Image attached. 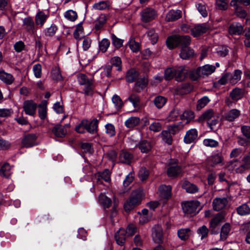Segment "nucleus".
<instances>
[{
    "mask_svg": "<svg viewBox=\"0 0 250 250\" xmlns=\"http://www.w3.org/2000/svg\"><path fill=\"white\" fill-rule=\"evenodd\" d=\"M77 80L80 84L84 85L83 89L84 94L85 96H92L94 88L93 79H89L86 75L80 73L77 75Z\"/></svg>",
    "mask_w": 250,
    "mask_h": 250,
    "instance_id": "f257e3e1",
    "label": "nucleus"
},
{
    "mask_svg": "<svg viewBox=\"0 0 250 250\" xmlns=\"http://www.w3.org/2000/svg\"><path fill=\"white\" fill-rule=\"evenodd\" d=\"M143 198V193L141 189H137L132 192L130 198L125 203L124 208L126 211H129L139 205Z\"/></svg>",
    "mask_w": 250,
    "mask_h": 250,
    "instance_id": "f03ea898",
    "label": "nucleus"
},
{
    "mask_svg": "<svg viewBox=\"0 0 250 250\" xmlns=\"http://www.w3.org/2000/svg\"><path fill=\"white\" fill-rule=\"evenodd\" d=\"M200 203L197 200L188 201L182 205V208L185 213L195 215L201 209Z\"/></svg>",
    "mask_w": 250,
    "mask_h": 250,
    "instance_id": "7ed1b4c3",
    "label": "nucleus"
},
{
    "mask_svg": "<svg viewBox=\"0 0 250 250\" xmlns=\"http://www.w3.org/2000/svg\"><path fill=\"white\" fill-rule=\"evenodd\" d=\"M157 16L156 12L152 8H146L141 12L142 21L147 22L154 20Z\"/></svg>",
    "mask_w": 250,
    "mask_h": 250,
    "instance_id": "20e7f679",
    "label": "nucleus"
},
{
    "mask_svg": "<svg viewBox=\"0 0 250 250\" xmlns=\"http://www.w3.org/2000/svg\"><path fill=\"white\" fill-rule=\"evenodd\" d=\"M37 104L32 100H27L24 102L23 108L26 114L34 116L36 113Z\"/></svg>",
    "mask_w": 250,
    "mask_h": 250,
    "instance_id": "39448f33",
    "label": "nucleus"
},
{
    "mask_svg": "<svg viewBox=\"0 0 250 250\" xmlns=\"http://www.w3.org/2000/svg\"><path fill=\"white\" fill-rule=\"evenodd\" d=\"M238 162L239 161L237 159L231 161L229 163L228 167L229 168L234 169L235 172L239 174L243 173L245 171L250 169L248 166L245 165L243 162H242V163L239 166H238Z\"/></svg>",
    "mask_w": 250,
    "mask_h": 250,
    "instance_id": "423d86ee",
    "label": "nucleus"
},
{
    "mask_svg": "<svg viewBox=\"0 0 250 250\" xmlns=\"http://www.w3.org/2000/svg\"><path fill=\"white\" fill-rule=\"evenodd\" d=\"M37 136L34 134H28L24 136L21 140V144L25 147H30L36 144Z\"/></svg>",
    "mask_w": 250,
    "mask_h": 250,
    "instance_id": "0eeeda50",
    "label": "nucleus"
},
{
    "mask_svg": "<svg viewBox=\"0 0 250 250\" xmlns=\"http://www.w3.org/2000/svg\"><path fill=\"white\" fill-rule=\"evenodd\" d=\"M228 203L226 198H215L212 202V206L214 210L219 211L224 208Z\"/></svg>",
    "mask_w": 250,
    "mask_h": 250,
    "instance_id": "6e6552de",
    "label": "nucleus"
},
{
    "mask_svg": "<svg viewBox=\"0 0 250 250\" xmlns=\"http://www.w3.org/2000/svg\"><path fill=\"white\" fill-rule=\"evenodd\" d=\"M182 188L184 189L187 192L190 194H195L199 191V188L195 184L190 183L188 180H185L182 185Z\"/></svg>",
    "mask_w": 250,
    "mask_h": 250,
    "instance_id": "1a4fd4ad",
    "label": "nucleus"
},
{
    "mask_svg": "<svg viewBox=\"0 0 250 250\" xmlns=\"http://www.w3.org/2000/svg\"><path fill=\"white\" fill-rule=\"evenodd\" d=\"M0 80L6 84L10 85L14 82L15 78L11 74L6 72L2 69H0Z\"/></svg>",
    "mask_w": 250,
    "mask_h": 250,
    "instance_id": "9d476101",
    "label": "nucleus"
},
{
    "mask_svg": "<svg viewBox=\"0 0 250 250\" xmlns=\"http://www.w3.org/2000/svg\"><path fill=\"white\" fill-rule=\"evenodd\" d=\"M198 137V132L196 129H191L188 131L184 138L186 144H190L194 142Z\"/></svg>",
    "mask_w": 250,
    "mask_h": 250,
    "instance_id": "9b49d317",
    "label": "nucleus"
},
{
    "mask_svg": "<svg viewBox=\"0 0 250 250\" xmlns=\"http://www.w3.org/2000/svg\"><path fill=\"white\" fill-rule=\"evenodd\" d=\"M127 232L123 229H120L115 234L116 243L120 246H123L125 243Z\"/></svg>",
    "mask_w": 250,
    "mask_h": 250,
    "instance_id": "f8f14e48",
    "label": "nucleus"
},
{
    "mask_svg": "<svg viewBox=\"0 0 250 250\" xmlns=\"http://www.w3.org/2000/svg\"><path fill=\"white\" fill-rule=\"evenodd\" d=\"M52 132L54 135L58 138H63L67 133V130L65 128V126L60 124H57L54 125L52 129Z\"/></svg>",
    "mask_w": 250,
    "mask_h": 250,
    "instance_id": "ddd939ff",
    "label": "nucleus"
},
{
    "mask_svg": "<svg viewBox=\"0 0 250 250\" xmlns=\"http://www.w3.org/2000/svg\"><path fill=\"white\" fill-rule=\"evenodd\" d=\"M136 147H138L142 153H148L152 148V145L150 142L146 140L140 141Z\"/></svg>",
    "mask_w": 250,
    "mask_h": 250,
    "instance_id": "4468645a",
    "label": "nucleus"
},
{
    "mask_svg": "<svg viewBox=\"0 0 250 250\" xmlns=\"http://www.w3.org/2000/svg\"><path fill=\"white\" fill-rule=\"evenodd\" d=\"M208 28L204 24H200L196 25L194 28L190 29L191 34L194 37H197L202 34L207 32Z\"/></svg>",
    "mask_w": 250,
    "mask_h": 250,
    "instance_id": "2eb2a0df",
    "label": "nucleus"
},
{
    "mask_svg": "<svg viewBox=\"0 0 250 250\" xmlns=\"http://www.w3.org/2000/svg\"><path fill=\"white\" fill-rule=\"evenodd\" d=\"M148 80L147 78L144 76L141 77L135 83L133 88V90L136 92H140L144 88H145L147 84Z\"/></svg>",
    "mask_w": 250,
    "mask_h": 250,
    "instance_id": "dca6fc26",
    "label": "nucleus"
},
{
    "mask_svg": "<svg viewBox=\"0 0 250 250\" xmlns=\"http://www.w3.org/2000/svg\"><path fill=\"white\" fill-rule=\"evenodd\" d=\"M182 17V12L180 10H171L167 14L166 20L167 21H173L178 20Z\"/></svg>",
    "mask_w": 250,
    "mask_h": 250,
    "instance_id": "f3484780",
    "label": "nucleus"
},
{
    "mask_svg": "<svg viewBox=\"0 0 250 250\" xmlns=\"http://www.w3.org/2000/svg\"><path fill=\"white\" fill-rule=\"evenodd\" d=\"M199 71L201 74L202 77L208 76L213 73L216 67L212 65L206 64L202 67H199Z\"/></svg>",
    "mask_w": 250,
    "mask_h": 250,
    "instance_id": "a211bd4d",
    "label": "nucleus"
},
{
    "mask_svg": "<svg viewBox=\"0 0 250 250\" xmlns=\"http://www.w3.org/2000/svg\"><path fill=\"white\" fill-rule=\"evenodd\" d=\"M182 172L181 167L178 165L170 166L167 169V174L169 177H175L179 175Z\"/></svg>",
    "mask_w": 250,
    "mask_h": 250,
    "instance_id": "6ab92c4d",
    "label": "nucleus"
},
{
    "mask_svg": "<svg viewBox=\"0 0 250 250\" xmlns=\"http://www.w3.org/2000/svg\"><path fill=\"white\" fill-rule=\"evenodd\" d=\"M240 115V111L237 109H232L226 112L224 118L228 121L232 122Z\"/></svg>",
    "mask_w": 250,
    "mask_h": 250,
    "instance_id": "aec40b11",
    "label": "nucleus"
},
{
    "mask_svg": "<svg viewBox=\"0 0 250 250\" xmlns=\"http://www.w3.org/2000/svg\"><path fill=\"white\" fill-rule=\"evenodd\" d=\"M187 71L184 66H181L175 70V79L177 81H183L186 77Z\"/></svg>",
    "mask_w": 250,
    "mask_h": 250,
    "instance_id": "412c9836",
    "label": "nucleus"
},
{
    "mask_svg": "<svg viewBox=\"0 0 250 250\" xmlns=\"http://www.w3.org/2000/svg\"><path fill=\"white\" fill-rule=\"evenodd\" d=\"M194 52L193 49L188 47H182L180 53V57L184 60H188L193 57Z\"/></svg>",
    "mask_w": 250,
    "mask_h": 250,
    "instance_id": "4be33fe9",
    "label": "nucleus"
},
{
    "mask_svg": "<svg viewBox=\"0 0 250 250\" xmlns=\"http://www.w3.org/2000/svg\"><path fill=\"white\" fill-rule=\"evenodd\" d=\"M167 45L170 49H172L179 46L178 35H173L169 37L167 40Z\"/></svg>",
    "mask_w": 250,
    "mask_h": 250,
    "instance_id": "5701e85b",
    "label": "nucleus"
},
{
    "mask_svg": "<svg viewBox=\"0 0 250 250\" xmlns=\"http://www.w3.org/2000/svg\"><path fill=\"white\" fill-rule=\"evenodd\" d=\"M98 121L96 119L93 120L90 122L86 120V123H85L86 124L85 126V129L91 134L96 133L98 127Z\"/></svg>",
    "mask_w": 250,
    "mask_h": 250,
    "instance_id": "b1692460",
    "label": "nucleus"
},
{
    "mask_svg": "<svg viewBox=\"0 0 250 250\" xmlns=\"http://www.w3.org/2000/svg\"><path fill=\"white\" fill-rule=\"evenodd\" d=\"M23 27L28 31L34 33L36 30L35 24L31 18L28 17L23 20Z\"/></svg>",
    "mask_w": 250,
    "mask_h": 250,
    "instance_id": "393cba45",
    "label": "nucleus"
},
{
    "mask_svg": "<svg viewBox=\"0 0 250 250\" xmlns=\"http://www.w3.org/2000/svg\"><path fill=\"white\" fill-rule=\"evenodd\" d=\"M152 237L155 242L160 243L162 241L163 238V231L162 228L159 226H155L153 228Z\"/></svg>",
    "mask_w": 250,
    "mask_h": 250,
    "instance_id": "a878e982",
    "label": "nucleus"
},
{
    "mask_svg": "<svg viewBox=\"0 0 250 250\" xmlns=\"http://www.w3.org/2000/svg\"><path fill=\"white\" fill-rule=\"evenodd\" d=\"M243 30V27L239 23H233L229 27V33L231 35H240Z\"/></svg>",
    "mask_w": 250,
    "mask_h": 250,
    "instance_id": "bb28decb",
    "label": "nucleus"
},
{
    "mask_svg": "<svg viewBox=\"0 0 250 250\" xmlns=\"http://www.w3.org/2000/svg\"><path fill=\"white\" fill-rule=\"evenodd\" d=\"M161 196L165 199L171 197V187L170 186L162 185L159 188Z\"/></svg>",
    "mask_w": 250,
    "mask_h": 250,
    "instance_id": "cd10ccee",
    "label": "nucleus"
},
{
    "mask_svg": "<svg viewBox=\"0 0 250 250\" xmlns=\"http://www.w3.org/2000/svg\"><path fill=\"white\" fill-rule=\"evenodd\" d=\"M243 96V90L241 89L235 88L233 89L229 94L231 100L233 101H237L242 98Z\"/></svg>",
    "mask_w": 250,
    "mask_h": 250,
    "instance_id": "c85d7f7f",
    "label": "nucleus"
},
{
    "mask_svg": "<svg viewBox=\"0 0 250 250\" xmlns=\"http://www.w3.org/2000/svg\"><path fill=\"white\" fill-rule=\"evenodd\" d=\"M139 73L136 70L131 69L129 70L126 75V80L127 82H133L138 77Z\"/></svg>",
    "mask_w": 250,
    "mask_h": 250,
    "instance_id": "c756f323",
    "label": "nucleus"
},
{
    "mask_svg": "<svg viewBox=\"0 0 250 250\" xmlns=\"http://www.w3.org/2000/svg\"><path fill=\"white\" fill-rule=\"evenodd\" d=\"M237 213L241 216L250 214V207L247 204H243L236 208Z\"/></svg>",
    "mask_w": 250,
    "mask_h": 250,
    "instance_id": "7c9ffc66",
    "label": "nucleus"
},
{
    "mask_svg": "<svg viewBox=\"0 0 250 250\" xmlns=\"http://www.w3.org/2000/svg\"><path fill=\"white\" fill-rule=\"evenodd\" d=\"M132 155L128 152L123 151L120 155L119 160L123 163L129 164L132 159Z\"/></svg>",
    "mask_w": 250,
    "mask_h": 250,
    "instance_id": "2f4dec72",
    "label": "nucleus"
},
{
    "mask_svg": "<svg viewBox=\"0 0 250 250\" xmlns=\"http://www.w3.org/2000/svg\"><path fill=\"white\" fill-rule=\"evenodd\" d=\"M178 236L182 240L188 239L191 234V230L189 229H181L178 230Z\"/></svg>",
    "mask_w": 250,
    "mask_h": 250,
    "instance_id": "473e14b6",
    "label": "nucleus"
},
{
    "mask_svg": "<svg viewBox=\"0 0 250 250\" xmlns=\"http://www.w3.org/2000/svg\"><path fill=\"white\" fill-rule=\"evenodd\" d=\"M47 18V16L43 12H39L35 17V22L36 24L42 26L45 22Z\"/></svg>",
    "mask_w": 250,
    "mask_h": 250,
    "instance_id": "72a5a7b5",
    "label": "nucleus"
},
{
    "mask_svg": "<svg viewBox=\"0 0 250 250\" xmlns=\"http://www.w3.org/2000/svg\"><path fill=\"white\" fill-rule=\"evenodd\" d=\"M11 167L8 163L4 164L0 170V175L1 176L9 178L11 175Z\"/></svg>",
    "mask_w": 250,
    "mask_h": 250,
    "instance_id": "f704fd0d",
    "label": "nucleus"
},
{
    "mask_svg": "<svg viewBox=\"0 0 250 250\" xmlns=\"http://www.w3.org/2000/svg\"><path fill=\"white\" fill-rule=\"evenodd\" d=\"M100 203L104 208H109L111 205V199L103 194H101L99 197Z\"/></svg>",
    "mask_w": 250,
    "mask_h": 250,
    "instance_id": "c9c22d12",
    "label": "nucleus"
},
{
    "mask_svg": "<svg viewBox=\"0 0 250 250\" xmlns=\"http://www.w3.org/2000/svg\"><path fill=\"white\" fill-rule=\"evenodd\" d=\"M74 38L78 41L80 40L83 36V29L82 26V23H79L75 30L74 33Z\"/></svg>",
    "mask_w": 250,
    "mask_h": 250,
    "instance_id": "e433bc0d",
    "label": "nucleus"
},
{
    "mask_svg": "<svg viewBox=\"0 0 250 250\" xmlns=\"http://www.w3.org/2000/svg\"><path fill=\"white\" fill-rule=\"evenodd\" d=\"M179 46L181 47H188L190 43L191 40L189 36H179L178 35Z\"/></svg>",
    "mask_w": 250,
    "mask_h": 250,
    "instance_id": "4c0bfd02",
    "label": "nucleus"
},
{
    "mask_svg": "<svg viewBox=\"0 0 250 250\" xmlns=\"http://www.w3.org/2000/svg\"><path fill=\"white\" fill-rule=\"evenodd\" d=\"M140 123V119L136 117H131L125 122V125L128 128H133L137 126Z\"/></svg>",
    "mask_w": 250,
    "mask_h": 250,
    "instance_id": "58836bf2",
    "label": "nucleus"
},
{
    "mask_svg": "<svg viewBox=\"0 0 250 250\" xmlns=\"http://www.w3.org/2000/svg\"><path fill=\"white\" fill-rule=\"evenodd\" d=\"M230 230V226L229 223L225 224L221 228L220 238L221 240H226Z\"/></svg>",
    "mask_w": 250,
    "mask_h": 250,
    "instance_id": "ea45409f",
    "label": "nucleus"
},
{
    "mask_svg": "<svg viewBox=\"0 0 250 250\" xmlns=\"http://www.w3.org/2000/svg\"><path fill=\"white\" fill-rule=\"evenodd\" d=\"M183 125L182 123L180 122L177 124H174L170 125L168 127V131L172 134L174 135L177 133L179 131L182 129Z\"/></svg>",
    "mask_w": 250,
    "mask_h": 250,
    "instance_id": "a19ab883",
    "label": "nucleus"
},
{
    "mask_svg": "<svg viewBox=\"0 0 250 250\" xmlns=\"http://www.w3.org/2000/svg\"><path fill=\"white\" fill-rule=\"evenodd\" d=\"M215 115L212 109H208L199 118L200 121L206 120L207 122L211 119L212 117H214Z\"/></svg>",
    "mask_w": 250,
    "mask_h": 250,
    "instance_id": "79ce46f5",
    "label": "nucleus"
},
{
    "mask_svg": "<svg viewBox=\"0 0 250 250\" xmlns=\"http://www.w3.org/2000/svg\"><path fill=\"white\" fill-rule=\"evenodd\" d=\"M242 72L240 70L236 69L233 74H231L230 83L234 84L241 80Z\"/></svg>",
    "mask_w": 250,
    "mask_h": 250,
    "instance_id": "37998d69",
    "label": "nucleus"
},
{
    "mask_svg": "<svg viewBox=\"0 0 250 250\" xmlns=\"http://www.w3.org/2000/svg\"><path fill=\"white\" fill-rule=\"evenodd\" d=\"M224 216L220 213H217L211 220L210 225L217 227L220 225V223L223 221Z\"/></svg>",
    "mask_w": 250,
    "mask_h": 250,
    "instance_id": "c03bdc74",
    "label": "nucleus"
},
{
    "mask_svg": "<svg viewBox=\"0 0 250 250\" xmlns=\"http://www.w3.org/2000/svg\"><path fill=\"white\" fill-rule=\"evenodd\" d=\"M167 99L161 96H158L155 98L153 103L159 109L161 108L166 103Z\"/></svg>",
    "mask_w": 250,
    "mask_h": 250,
    "instance_id": "a18cd8bd",
    "label": "nucleus"
},
{
    "mask_svg": "<svg viewBox=\"0 0 250 250\" xmlns=\"http://www.w3.org/2000/svg\"><path fill=\"white\" fill-rule=\"evenodd\" d=\"M231 73H226L224 74L221 78L216 83V84L224 85L228 82L230 83Z\"/></svg>",
    "mask_w": 250,
    "mask_h": 250,
    "instance_id": "49530a36",
    "label": "nucleus"
},
{
    "mask_svg": "<svg viewBox=\"0 0 250 250\" xmlns=\"http://www.w3.org/2000/svg\"><path fill=\"white\" fill-rule=\"evenodd\" d=\"M99 45L100 50L103 53H104L106 51L110 45V42L106 39H104L99 42Z\"/></svg>",
    "mask_w": 250,
    "mask_h": 250,
    "instance_id": "de8ad7c7",
    "label": "nucleus"
},
{
    "mask_svg": "<svg viewBox=\"0 0 250 250\" xmlns=\"http://www.w3.org/2000/svg\"><path fill=\"white\" fill-rule=\"evenodd\" d=\"M128 100L132 104L134 107H138L140 105V98L135 94H131L128 98Z\"/></svg>",
    "mask_w": 250,
    "mask_h": 250,
    "instance_id": "09e8293b",
    "label": "nucleus"
},
{
    "mask_svg": "<svg viewBox=\"0 0 250 250\" xmlns=\"http://www.w3.org/2000/svg\"><path fill=\"white\" fill-rule=\"evenodd\" d=\"M171 133L168 130L163 131L162 132V139L168 145H171L172 141Z\"/></svg>",
    "mask_w": 250,
    "mask_h": 250,
    "instance_id": "8fccbe9b",
    "label": "nucleus"
},
{
    "mask_svg": "<svg viewBox=\"0 0 250 250\" xmlns=\"http://www.w3.org/2000/svg\"><path fill=\"white\" fill-rule=\"evenodd\" d=\"M109 3L107 1H101L93 5V8L96 10H103L108 8Z\"/></svg>",
    "mask_w": 250,
    "mask_h": 250,
    "instance_id": "3c124183",
    "label": "nucleus"
},
{
    "mask_svg": "<svg viewBox=\"0 0 250 250\" xmlns=\"http://www.w3.org/2000/svg\"><path fill=\"white\" fill-rule=\"evenodd\" d=\"M233 7L235 8V12L237 16L243 19L246 17L247 13L242 7L239 6L238 4Z\"/></svg>",
    "mask_w": 250,
    "mask_h": 250,
    "instance_id": "603ef678",
    "label": "nucleus"
},
{
    "mask_svg": "<svg viewBox=\"0 0 250 250\" xmlns=\"http://www.w3.org/2000/svg\"><path fill=\"white\" fill-rule=\"evenodd\" d=\"M64 17L68 20L74 21L77 19L78 15L75 11L69 10L65 13Z\"/></svg>",
    "mask_w": 250,
    "mask_h": 250,
    "instance_id": "864d4df0",
    "label": "nucleus"
},
{
    "mask_svg": "<svg viewBox=\"0 0 250 250\" xmlns=\"http://www.w3.org/2000/svg\"><path fill=\"white\" fill-rule=\"evenodd\" d=\"M57 30V27L55 24H52L49 27L46 28L43 32L45 36L52 37L55 35Z\"/></svg>",
    "mask_w": 250,
    "mask_h": 250,
    "instance_id": "5fc2aeb1",
    "label": "nucleus"
},
{
    "mask_svg": "<svg viewBox=\"0 0 250 250\" xmlns=\"http://www.w3.org/2000/svg\"><path fill=\"white\" fill-rule=\"evenodd\" d=\"M180 114V110L178 108H174L169 113L168 120L169 121H174L177 120Z\"/></svg>",
    "mask_w": 250,
    "mask_h": 250,
    "instance_id": "6e6d98bb",
    "label": "nucleus"
},
{
    "mask_svg": "<svg viewBox=\"0 0 250 250\" xmlns=\"http://www.w3.org/2000/svg\"><path fill=\"white\" fill-rule=\"evenodd\" d=\"M112 100L116 109H119L122 107L123 105V102L119 96L117 95H114L112 97Z\"/></svg>",
    "mask_w": 250,
    "mask_h": 250,
    "instance_id": "4d7b16f0",
    "label": "nucleus"
},
{
    "mask_svg": "<svg viewBox=\"0 0 250 250\" xmlns=\"http://www.w3.org/2000/svg\"><path fill=\"white\" fill-rule=\"evenodd\" d=\"M52 78L56 81H60L62 79V76L61 74L60 69L59 68L55 67L51 71Z\"/></svg>",
    "mask_w": 250,
    "mask_h": 250,
    "instance_id": "13d9d810",
    "label": "nucleus"
},
{
    "mask_svg": "<svg viewBox=\"0 0 250 250\" xmlns=\"http://www.w3.org/2000/svg\"><path fill=\"white\" fill-rule=\"evenodd\" d=\"M218 123V117L215 116L207 122L208 126L212 130L216 129V125Z\"/></svg>",
    "mask_w": 250,
    "mask_h": 250,
    "instance_id": "bf43d9fd",
    "label": "nucleus"
},
{
    "mask_svg": "<svg viewBox=\"0 0 250 250\" xmlns=\"http://www.w3.org/2000/svg\"><path fill=\"white\" fill-rule=\"evenodd\" d=\"M209 100L207 96H204L198 100L197 104V108L198 110L204 107L206 104L208 103Z\"/></svg>",
    "mask_w": 250,
    "mask_h": 250,
    "instance_id": "052dcab7",
    "label": "nucleus"
},
{
    "mask_svg": "<svg viewBox=\"0 0 250 250\" xmlns=\"http://www.w3.org/2000/svg\"><path fill=\"white\" fill-rule=\"evenodd\" d=\"M208 229L207 227L203 225L198 229L197 232L201 235V239H203L208 236Z\"/></svg>",
    "mask_w": 250,
    "mask_h": 250,
    "instance_id": "680f3d73",
    "label": "nucleus"
},
{
    "mask_svg": "<svg viewBox=\"0 0 250 250\" xmlns=\"http://www.w3.org/2000/svg\"><path fill=\"white\" fill-rule=\"evenodd\" d=\"M204 145L206 146L216 147L218 146L219 143L212 139H206L203 141Z\"/></svg>",
    "mask_w": 250,
    "mask_h": 250,
    "instance_id": "e2e57ef3",
    "label": "nucleus"
},
{
    "mask_svg": "<svg viewBox=\"0 0 250 250\" xmlns=\"http://www.w3.org/2000/svg\"><path fill=\"white\" fill-rule=\"evenodd\" d=\"M147 36L150 38L152 44L156 43L158 41V36L153 29L150 30L147 32Z\"/></svg>",
    "mask_w": 250,
    "mask_h": 250,
    "instance_id": "0e129e2a",
    "label": "nucleus"
},
{
    "mask_svg": "<svg viewBox=\"0 0 250 250\" xmlns=\"http://www.w3.org/2000/svg\"><path fill=\"white\" fill-rule=\"evenodd\" d=\"M106 133L110 137H112L115 135V129L114 126L111 124H107L105 126Z\"/></svg>",
    "mask_w": 250,
    "mask_h": 250,
    "instance_id": "69168bd1",
    "label": "nucleus"
},
{
    "mask_svg": "<svg viewBox=\"0 0 250 250\" xmlns=\"http://www.w3.org/2000/svg\"><path fill=\"white\" fill-rule=\"evenodd\" d=\"M189 77L192 81H196L200 77H202L201 74L199 71V68H198L196 70L191 71L189 73Z\"/></svg>",
    "mask_w": 250,
    "mask_h": 250,
    "instance_id": "338daca9",
    "label": "nucleus"
},
{
    "mask_svg": "<svg viewBox=\"0 0 250 250\" xmlns=\"http://www.w3.org/2000/svg\"><path fill=\"white\" fill-rule=\"evenodd\" d=\"M223 160V157L221 155L218 154L213 155L209 158V160L211 162V165L212 166L221 163Z\"/></svg>",
    "mask_w": 250,
    "mask_h": 250,
    "instance_id": "774afa93",
    "label": "nucleus"
}]
</instances>
